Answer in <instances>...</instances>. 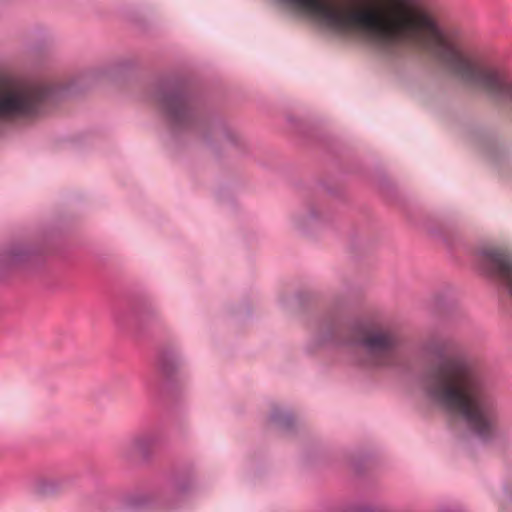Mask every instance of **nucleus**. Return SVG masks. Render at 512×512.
<instances>
[{
    "instance_id": "nucleus-7",
    "label": "nucleus",
    "mask_w": 512,
    "mask_h": 512,
    "mask_svg": "<svg viewBox=\"0 0 512 512\" xmlns=\"http://www.w3.org/2000/svg\"><path fill=\"white\" fill-rule=\"evenodd\" d=\"M153 442L154 438L151 435H138L130 440L129 449L133 452H144Z\"/></svg>"
},
{
    "instance_id": "nucleus-10",
    "label": "nucleus",
    "mask_w": 512,
    "mask_h": 512,
    "mask_svg": "<svg viewBox=\"0 0 512 512\" xmlns=\"http://www.w3.org/2000/svg\"><path fill=\"white\" fill-rule=\"evenodd\" d=\"M311 218H314L315 217V214L314 212H311V215H310Z\"/></svg>"
},
{
    "instance_id": "nucleus-2",
    "label": "nucleus",
    "mask_w": 512,
    "mask_h": 512,
    "mask_svg": "<svg viewBox=\"0 0 512 512\" xmlns=\"http://www.w3.org/2000/svg\"><path fill=\"white\" fill-rule=\"evenodd\" d=\"M48 91L39 84L20 81L0 83V124L36 115Z\"/></svg>"
},
{
    "instance_id": "nucleus-5",
    "label": "nucleus",
    "mask_w": 512,
    "mask_h": 512,
    "mask_svg": "<svg viewBox=\"0 0 512 512\" xmlns=\"http://www.w3.org/2000/svg\"><path fill=\"white\" fill-rule=\"evenodd\" d=\"M27 257V250L22 246H14L6 249L0 256V261L5 266H14L22 263Z\"/></svg>"
},
{
    "instance_id": "nucleus-6",
    "label": "nucleus",
    "mask_w": 512,
    "mask_h": 512,
    "mask_svg": "<svg viewBox=\"0 0 512 512\" xmlns=\"http://www.w3.org/2000/svg\"><path fill=\"white\" fill-rule=\"evenodd\" d=\"M165 107L168 115L174 121H180L187 115V108L181 97L173 96L166 100Z\"/></svg>"
},
{
    "instance_id": "nucleus-8",
    "label": "nucleus",
    "mask_w": 512,
    "mask_h": 512,
    "mask_svg": "<svg viewBox=\"0 0 512 512\" xmlns=\"http://www.w3.org/2000/svg\"><path fill=\"white\" fill-rule=\"evenodd\" d=\"M349 512H370V509L365 505H357L352 507Z\"/></svg>"
},
{
    "instance_id": "nucleus-9",
    "label": "nucleus",
    "mask_w": 512,
    "mask_h": 512,
    "mask_svg": "<svg viewBox=\"0 0 512 512\" xmlns=\"http://www.w3.org/2000/svg\"><path fill=\"white\" fill-rule=\"evenodd\" d=\"M431 349L433 350V352H434L435 354H440V353H442V352H445V353H446V349H445V348L438 347L437 345H433V346L431 347Z\"/></svg>"
},
{
    "instance_id": "nucleus-3",
    "label": "nucleus",
    "mask_w": 512,
    "mask_h": 512,
    "mask_svg": "<svg viewBox=\"0 0 512 512\" xmlns=\"http://www.w3.org/2000/svg\"><path fill=\"white\" fill-rule=\"evenodd\" d=\"M481 270L500 280L512 296V252L506 248L488 246L478 251Z\"/></svg>"
},
{
    "instance_id": "nucleus-1",
    "label": "nucleus",
    "mask_w": 512,
    "mask_h": 512,
    "mask_svg": "<svg viewBox=\"0 0 512 512\" xmlns=\"http://www.w3.org/2000/svg\"><path fill=\"white\" fill-rule=\"evenodd\" d=\"M423 391L434 405L461 416L479 437L494 434L498 404L472 360L459 354L443 355L430 370Z\"/></svg>"
},
{
    "instance_id": "nucleus-4",
    "label": "nucleus",
    "mask_w": 512,
    "mask_h": 512,
    "mask_svg": "<svg viewBox=\"0 0 512 512\" xmlns=\"http://www.w3.org/2000/svg\"><path fill=\"white\" fill-rule=\"evenodd\" d=\"M359 343L371 357L381 358L392 351L399 340L390 330H375L366 333Z\"/></svg>"
}]
</instances>
